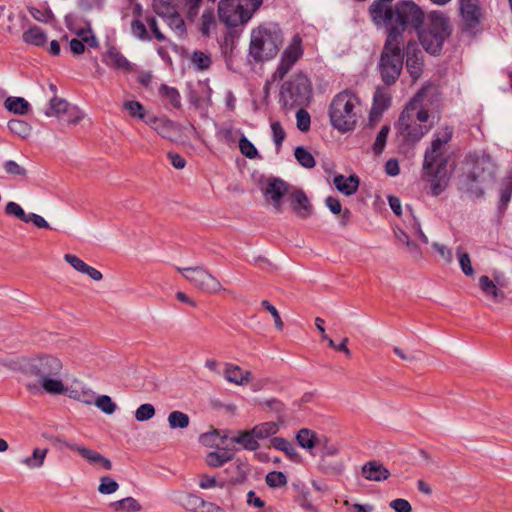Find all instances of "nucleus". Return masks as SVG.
I'll return each mask as SVG.
<instances>
[{
    "label": "nucleus",
    "instance_id": "4be33fe9",
    "mask_svg": "<svg viewBox=\"0 0 512 512\" xmlns=\"http://www.w3.org/2000/svg\"><path fill=\"white\" fill-rule=\"evenodd\" d=\"M460 12L463 20L469 26H473L479 22L481 10L478 0H459Z\"/></svg>",
    "mask_w": 512,
    "mask_h": 512
},
{
    "label": "nucleus",
    "instance_id": "2eb2a0df",
    "mask_svg": "<svg viewBox=\"0 0 512 512\" xmlns=\"http://www.w3.org/2000/svg\"><path fill=\"white\" fill-rule=\"evenodd\" d=\"M302 55V40L298 35H295L289 45L282 52L281 60L276 70V74L279 78H283L293 65L302 57Z\"/></svg>",
    "mask_w": 512,
    "mask_h": 512
},
{
    "label": "nucleus",
    "instance_id": "cd10ccee",
    "mask_svg": "<svg viewBox=\"0 0 512 512\" xmlns=\"http://www.w3.org/2000/svg\"><path fill=\"white\" fill-rule=\"evenodd\" d=\"M389 97L383 90L378 89L374 94V102L370 113V120L378 119L382 112L389 106Z\"/></svg>",
    "mask_w": 512,
    "mask_h": 512
},
{
    "label": "nucleus",
    "instance_id": "338daca9",
    "mask_svg": "<svg viewBox=\"0 0 512 512\" xmlns=\"http://www.w3.org/2000/svg\"><path fill=\"white\" fill-rule=\"evenodd\" d=\"M297 127L301 131H307L310 128V115L304 109H300L296 113Z\"/></svg>",
    "mask_w": 512,
    "mask_h": 512
},
{
    "label": "nucleus",
    "instance_id": "0e129e2a",
    "mask_svg": "<svg viewBox=\"0 0 512 512\" xmlns=\"http://www.w3.org/2000/svg\"><path fill=\"white\" fill-rule=\"evenodd\" d=\"M198 485L201 489L208 490L213 489L215 487H223L222 483H219L217 478L215 476H210L207 474H200L199 475V482Z\"/></svg>",
    "mask_w": 512,
    "mask_h": 512
},
{
    "label": "nucleus",
    "instance_id": "69168bd1",
    "mask_svg": "<svg viewBox=\"0 0 512 512\" xmlns=\"http://www.w3.org/2000/svg\"><path fill=\"white\" fill-rule=\"evenodd\" d=\"M512 195V174L505 178L502 183L501 192H500V200L502 205H506L511 198Z\"/></svg>",
    "mask_w": 512,
    "mask_h": 512
},
{
    "label": "nucleus",
    "instance_id": "b1692460",
    "mask_svg": "<svg viewBox=\"0 0 512 512\" xmlns=\"http://www.w3.org/2000/svg\"><path fill=\"white\" fill-rule=\"evenodd\" d=\"M362 474L365 479L369 481H383L386 480L390 473L389 471L380 463L376 461H370L363 465Z\"/></svg>",
    "mask_w": 512,
    "mask_h": 512
},
{
    "label": "nucleus",
    "instance_id": "f257e3e1",
    "mask_svg": "<svg viewBox=\"0 0 512 512\" xmlns=\"http://www.w3.org/2000/svg\"><path fill=\"white\" fill-rule=\"evenodd\" d=\"M20 371L25 387L33 395H59L65 392L64 364L55 355L41 354L24 359L20 364Z\"/></svg>",
    "mask_w": 512,
    "mask_h": 512
},
{
    "label": "nucleus",
    "instance_id": "6e6d98bb",
    "mask_svg": "<svg viewBox=\"0 0 512 512\" xmlns=\"http://www.w3.org/2000/svg\"><path fill=\"white\" fill-rule=\"evenodd\" d=\"M155 415V408L150 403L140 405L135 411V418L137 421L143 422L150 420Z\"/></svg>",
    "mask_w": 512,
    "mask_h": 512
},
{
    "label": "nucleus",
    "instance_id": "e433bc0d",
    "mask_svg": "<svg viewBox=\"0 0 512 512\" xmlns=\"http://www.w3.org/2000/svg\"><path fill=\"white\" fill-rule=\"evenodd\" d=\"M233 442L238 443L247 450H256L259 447L258 438L253 433V428L249 431H244L232 439Z\"/></svg>",
    "mask_w": 512,
    "mask_h": 512
},
{
    "label": "nucleus",
    "instance_id": "a19ab883",
    "mask_svg": "<svg viewBox=\"0 0 512 512\" xmlns=\"http://www.w3.org/2000/svg\"><path fill=\"white\" fill-rule=\"evenodd\" d=\"M7 126H8V129L10 130V132H12L13 134H15L21 138L29 137L31 134V131H32V127L30 126V124H28L26 121L20 120V119L10 120L8 122Z\"/></svg>",
    "mask_w": 512,
    "mask_h": 512
},
{
    "label": "nucleus",
    "instance_id": "4d7b16f0",
    "mask_svg": "<svg viewBox=\"0 0 512 512\" xmlns=\"http://www.w3.org/2000/svg\"><path fill=\"white\" fill-rule=\"evenodd\" d=\"M119 488V484L108 476H104L100 479L98 491L101 494L109 495L115 493Z\"/></svg>",
    "mask_w": 512,
    "mask_h": 512
},
{
    "label": "nucleus",
    "instance_id": "c9c22d12",
    "mask_svg": "<svg viewBox=\"0 0 512 512\" xmlns=\"http://www.w3.org/2000/svg\"><path fill=\"white\" fill-rule=\"evenodd\" d=\"M233 457V454L226 449L220 451H213L207 454L206 464L210 467H220L225 463L229 462Z\"/></svg>",
    "mask_w": 512,
    "mask_h": 512
},
{
    "label": "nucleus",
    "instance_id": "ea45409f",
    "mask_svg": "<svg viewBox=\"0 0 512 512\" xmlns=\"http://www.w3.org/2000/svg\"><path fill=\"white\" fill-rule=\"evenodd\" d=\"M159 93L173 108L181 106V97L176 88L162 84Z\"/></svg>",
    "mask_w": 512,
    "mask_h": 512
},
{
    "label": "nucleus",
    "instance_id": "1a4fd4ad",
    "mask_svg": "<svg viewBox=\"0 0 512 512\" xmlns=\"http://www.w3.org/2000/svg\"><path fill=\"white\" fill-rule=\"evenodd\" d=\"M263 0H220L218 16L228 28L245 26L260 9Z\"/></svg>",
    "mask_w": 512,
    "mask_h": 512
},
{
    "label": "nucleus",
    "instance_id": "423d86ee",
    "mask_svg": "<svg viewBox=\"0 0 512 512\" xmlns=\"http://www.w3.org/2000/svg\"><path fill=\"white\" fill-rule=\"evenodd\" d=\"M409 25L387 26L388 37L384 46L379 70L382 80L390 85L394 83L400 76L403 67V54L401 52V34Z\"/></svg>",
    "mask_w": 512,
    "mask_h": 512
},
{
    "label": "nucleus",
    "instance_id": "3c124183",
    "mask_svg": "<svg viewBox=\"0 0 512 512\" xmlns=\"http://www.w3.org/2000/svg\"><path fill=\"white\" fill-rule=\"evenodd\" d=\"M152 7L154 12L164 20L176 11V9L165 0H154Z\"/></svg>",
    "mask_w": 512,
    "mask_h": 512
},
{
    "label": "nucleus",
    "instance_id": "f704fd0d",
    "mask_svg": "<svg viewBox=\"0 0 512 512\" xmlns=\"http://www.w3.org/2000/svg\"><path fill=\"white\" fill-rule=\"evenodd\" d=\"M110 508L114 512H138L142 507L135 498L126 497L124 499L110 503Z\"/></svg>",
    "mask_w": 512,
    "mask_h": 512
},
{
    "label": "nucleus",
    "instance_id": "39448f33",
    "mask_svg": "<svg viewBox=\"0 0 512 512\" xmlns=\"http://www.w3.org/2000/svg\"><path fill=\"white\" fill-rule=\"evenodd\" d=\"M362 102L352 91L337 93L329 105L328 114L331 125L339 132L352 131L362 116Z\"/></svg>",
    "mask_w": 512,
    "mask_h": 512
},
{
    "label": "nucleus",
    "instance_id": "680f3d73",
    "mask_svg": "<svg viewBox=\"0 0 512 512\" xmlns=\"http://www.w3.org/2000/svg\"><path fill=\"white\" fill-rule=\"evenodd\" d=\"M271 132H272V138L273 141L279 149L285 139V131L282 127V125L278 121L271 122Z\"/></svg>",
    "mask_w": 512,
    "mask_h": 512
},
{
    "label": "nucleus",
    "instance_id": "9b49d317",
    "mask_svg": "<svg viewBox=\"0 0 512 512\" xmlns=\"http://www.w3.org/2000/svg\"><path fill=\"white\" fill-rule=\"evenodd\" d=\"M264 204L271 207L275 212H283V199L289 194L290 187L283 180L275 177H267L259 184Z\"/></svg>",
    "mask_w": 512,
    "mask_h": 512
},
{
    "label": "nucleus",
    "instance_id": "774afa93",
    "mask_svg": "<svg viewBox=\"0 0 512 512\" xmlns=\"http://www.w3.org/2000/svg\"><path fill=\"white\" fill-rule=\"evenodd\" d=\"M64 260L79 273H83L86 266L88 265L82 259H80L78 256L74 254H65Z\"/></svg>",
    "mask_w": 512,
    "mask_h": 512
},
{
    "label": "nucleus",
    "instance_id": "393cba45",
    "mask_svg": "<svg viewBox=\"0 0 512 512\" xmlns=\"http://www.w3.org/2000/svg\"><path fill=\"white\" fill-rule=\"evenodd\" d=\"M333 183L336 189L346 196L353 195L359 187V179L355 175H350L348 177L344 175H336L333 179Z\"/></svg>",
    "mask_w": 512,
    "mask_h": 512
},
{
    "label": "nucleus",
    "instance_id": "ddd939ff",
    "mask_svg": "<svg viewBox=\"0 0 512 512\" xmlns=\"http://www.w3.org/2000/svg\"><path fill=\"white\" fill-rule=\"evenodd\" d=\"M465 172L470 188L473 183L486 184L493 180L495 164L488 155L469 156L465 164Z\"/></svg>",
    "mask_w": 512,
    "mask_h": 512
},
{
    "label": "nucleus",
    "instance_id": "6e6552de",
    "mask_svg": "<svg viewBox=\"0 0 512 512\" xmlns=\"http://www.w3.org/2000/svg\"><path fill=\"white\" fill-rule=\"evenodd\" d=\"M282 43L280 31L272 25H259L251 30L249 56L255 62L273 59Z\"/></svg>",
    "mask_w": 512,
    "mask_h": 512
},
{
    "label": "nucleus",
    "instance_id": "9d476101",
    "mask_svg": "<svg viewBox=\"0 0 512 512\" xmlns=\"http://www.w3.org/2000/svg\"><path fill=\"white\" fill-rule=\"evenodd\" d=\"M311 83L304 74H295L281 87V101L285 107L301 106L311 98Z\"/></svg>",
    "mask_w": 512,
    "mask_h": 512
},
{
    "label": "nucleus",
    "instance_id": "49530a36",
    "mask_svg": "<svg viewBox=\"0 0 512 512\" xmlns=\"http://www.w3.org/2000/svg\"><path fill=\"white\" fill-rule=\"evenodd\" d=\"M456 255L462 272L467 276H472L474 274V269L469 254L459 246L456 248Z\"/></svg>",
    "mask_w": 512,
    "mask_h": 512
},
{
    "label": "nucleus",
    "instance_id": "a878e982",
    "mask_svg": "<svg viewBox=\"0 0 512 512\" xmlns=\"http://www.w3.org/2000/svg\"><path fill=\"white\" fill-rule=\"evenodd\" d=\"M65 392L59 395H67L69 398L80 401L85 404H92L95 398V393L87 386H81L80 388H70L67 386L64 380Z\"/></svg>",
    "mask_w": 512,
    "mask_h": 512
},
{
    "label": "nucleus",
    "instance_id": "bb28decb",
    "mask_svg": "<svg viewBox=\"0 0 512 512\" xmlns=\"http://www.w3.org/2000/svg\"><path fill=\"white\" fill-rule=\"evenodd\" d=\"M4 107L11 113L25 115L31 109L30 103L23 97L10 96L4 101Z\"/></svg>",
    "mask_w": 512,
    "mask_h": 512
},
{
    "label": "nucleus",
    "instance_id": "052dcab7",
    "mask_svg": "<svg viewBox=\"0 0 512 512\" xmlns=\"http://www.w3.org/2000/svg\"><path fill=\"white\" fill-rule=\"evenodd\" d=\"M5 213L7 215L14 216L21 221L25 222V219H27V214L23 210V208L16 202L10 201L5 206Z\"/></svg>",
    "mask_w": 512,
    "mask_h": 512
},
{
    "label": "nucleus",
    "instance_id": "412c9836",
    "mask_svg": "<svg viewBox=\"0 0 512 512\" xmlns=\"http://www.w3.org/2000/svg\"><path fill=\"white\" fill-rule=\"evenodd\" d=\"M479 288L484 296L492 302L500 303L505 298L504 291L486 275L479 277Z\"/></svg>",
    "mask_w": 512,
    "mask_h": 512
},
{
    "label": "nucleus",
    "instance_id": "2f4dec72",
    "mask_svg": "<svg viewBox=\"0 0 512 512\" xmlns=\"http://www.w3.org/2000/svg\"><path fill=\"white\" fill-rule=\"evenodd\" d=\"M297 443L304 449L312 451L319 443L316 433L310 429L303 428L296 435Z\"/></svg>",
    "mask_w": 512,
    "mask_h": 512
},
{
    "label": "nucleus",
    "instance_id": "79ce46f5",
    "mask_svg": "<svg viewBox=\"0 0 512 512\" xmlns=\"http://www.w3.org/2000/svg\"><path fill=\"white\" fill-rule=\"evenodd\" d=\"M164 21L177 36L181 37L186 34L184 20L177 11H174Z\"/></svg>",
    "mask_w": 512,
    "mask_h": 512
},
{
    "label": "nucleus",
    "instance_id": "20e7f679",
    "mask_svg": "<svg viewBox=\"0 0 512 512\" xmlns=\"http://www.w3.org/2000/svg\"><path fill=\"white\" fill-rule=\"evenodd\" d=\"M392 0H375L369 12L377 26H400L410 25L417 27L424 19L421 8L412 1H401L392 8L389 2Z\"/></svg>",
    "mask_w": 512,
    "mask_h": 512
},
{
    "label": "nucleus",
    "instance_id": "37998d69",
    "mask_svg": "<svg viewBox=\"0 0 512 512\" xmlns=\"http://www.w3.org/2000/svg\"><path fill=\"white\" fill-rule=\"evenodd\" d=\"M168 423L171 429L187 428L190 423L189 416L181 411H172L168 415Z\"/></svg>",
    "mask_w": 512,
    "mask_h": 512
},
{
    "label": "nucleus",
    "instance_id": "7ed1b4c3",
    "mask_svg": "<svg viewBox=\"0 0 512 512\" xmlns=\"http://www.w3.org/2000/svg\"><path fill=\"white\" fill-rule=\"evenodd\" d=\"M453 131L444 127L434 134L431 146L426 150L423 171L431 182L432 194L439 195L447 185V160L444 157V147L451 140Z\"/></svg>",
    "mask_w": 512,
    "mask_h": 512
},
{
    "label": "nucleus",
    "instance_id": "a211bd4d",
    "mask_svg": "<svg viewBox=\"0 0 512 512\" xmlns=\"http://www.w3.org/2000/svg\"><path fill=\"white\" fill-rule=\"evenodd\" d=\"M407 59H406V67L413 81L419 79L423 70V54L420 49H418L417 45L414 43H409L407 45Z\"/></svg>",
    "mask_w": 512,
    "mask_h": 512
},
{
    "label": "nucleus",
    "instance_id": "473e14b6",
    "mask_svg": "<svg viewBox=\"0 0 512 512\" xmlns=\"http://www.w3.org/2000/svg\"><path fill=\"white\" fill-rule=\"evenodd\" d=\"M69 106H70L69 103L65 99L55 96L49 101V107L44 112V114L47 117L60 118L64 114H66V112H68Z\"/></svg>",
    "mask_w": 512,
    "mask_h": 512
},
{
    "label": "nucleus",
    "instance_id": "c85d7f7f",
    "mask_svg": "<svg viewBox=\"0 0 512 512\" xmlns=\"http://www.w3.org/2000/svg\"><path fill=\"white\" fill-rule=\"evenodd\" d=\"M78 35L81 37V39L74 38L70 41V49L75 55L84 53L85 44L94 48L98 46V41L94 36L87 35L83 31L78 33Z\"/></svg>",
    "mask_w": 512,
    "mask_h": 512
},
{
    "label": "nucleus",
    "instance_id": "13d9d810",
    "mask_svg": "<svg viewBox=\"0 0 512 512\" xmlns=\"http://www.w3.org/2000/svg\"><path fill=\"white\" fill-rule=\"evenodd\" d=\"M395 236L397 240L401 243H403L410 254H413L415 256L420 255L419 247L412 241H410L409 236L403 231V230H397L395 231Z\"/></svg>",
    "mask_w": 512,
    "mask_h": 512
},
{
    "label": "nucleus",
    "instance_id": "7c9ffc66",
    "mask_svg": "<svg viewBox=\"0 0 512 512\" xmlns=\"http://www.w3.org/2000/svg\"><path fill=\"white\" fill-rule=\"evenodd\" d=\"M281 423L282 422L269 421L257 424L253 427V433L258 440L267 439L279 431Z\"/></svg>",
    "mask_w": 512,
    "mask_h": 512
},
{
    "label": "nucleus",
    "instance_id": "6ab92c4d",
    "mask_svg": "<svg viewBox=\"0 0 512 512\" xmlns=\"http://www.w3.org/2000/svg\"><path fill=\"white\" fill-rule=\"evenodd\" d=\"M102 61L108 67L115 70L129 72L132 70V64L115 47H110L102 56Z\"/></svg>",
    "mask_w": 512,
    "mask_h": 512
},
{
    "label": "nucleus",
    "instance_id": "f3484780",
    "mask_svg": "<svg viewBox=\"0 0 512 512\" xmlns=\"http://www.w3.org/2000/svg\"><path fill=\"white\" fill-rule=\"evenodd\" d=\"M292 212L301 219L309 218L313 213V207L306 194L298 188H291L287 196Z\"/></svg>",
    "mask_w": 512,
    "mask_h": 512
},
{
    "label": "nucleus",
    "instance_id": "58836bf2",
    "mask_svg": "<svg viewBox=\"0 0 512 512\" xmlns=\"http://www.w3.org/2000/svg\"><path fill=\"white\" fill-rule=\"evenodd\" d=\"M216 27V19L215 15L212 9H206L203 11L201 18H200V24H199V30L202 33L203 36H208L210 32Z\"/></svg>",
    "mask_w": 512,
    "mask_h": 512
},
{
    "label": "nucleus",
    "instance_id": "72a5a7b5",
    "mask_svg": "<svg viewBox=\"0 0 512 512\" xmlns=\"http://www.w3.org/2000/svg\"><path fill=\"white\" fill-rule=\"evenodd\" d=\"M23 41L34 46H43L47 42V35L40 27L33 26L23 33Z\"/></svg>",
    "mask_w": 512,
    "mask_h": 512
},
{
    "label": "nucleus",
    "instance_id": "a18cd8bd",
    "mask_svg": "<svg viewBox=\"0 0 512 512\" xmlns=\"http://www.w3.org/2000/svg\"><path fill=\"white\" fill-rule=\"evenodd\" d=\"M3 170L10 176L24 179L27 177V170L24 166L18 164L14 160H6L3 162Z\"/></svg>",
    "mask_w": 512,
    "mask_h": 512
},
{
    "label": "nucleus",
    "instance_id": "c756f323",
    "mask_svg": "<svg viewBox=\"0 0 512 512\" xmlns=\"http://www.w3.org/2000/svg\"><path fill=\"white\" fill-rule=\"evenodd\" d=\"M271 445L275 449L284 452L287 457L293 461H299L300 455L294 445L283 437H274L271 439Z\"/></svg>",
    "mask_w": 512,
    "mask_h": 512
},
{
    "label": "nucleus",
    "instance_id": "5fc2aeb1",
    "mask_svg": "<svg viewBox=\"0 0 512 512\" xmlns=\"http://www.w3.org/2000/svg\"><path fill=\"white\" fill-rule=\"evenodd\" d=\"M389 131H390L389 126L385 125L381 128V130L377 134L375 142L373 144V151L376 155H380L383 152L385 145H386Z\"/></svg>",
    "mask_w": 512,
    "mask_h": 512
},
{
    "label": "nucleus",
    "instance_id": "864d4df0",
    "mask_svg": "<svg viewBox=\"0 0 512 512\" xmlns=\"http://www.w3.org/2000/svg\"><path fill=\"white\" fill-rule=\"evenodd\" d=\"M239 149L241 153L249 159H255L258 157V151L256 147L244 135H242L239 139Z\"/></svg>",
    "mask_w": 512,
    "mask_h": 512
},
{
    "label": "nucleus",
    "instance_id": "4c0bfd02",
    "mask_svg": "<svg viewBox=\"0 0 512 512\" xmlns=\"http://www.w3.org/2000/svg\"><path fill=\"white\" fill-rule=\"evenodd\" d=\"M203 498L193 493L181 494L178 502L189 512L200 510Z\"/></svg>",
    "mask_w": 512,
    "mask_h": 512
},
{
    "label": "nucleus",
    "instance_id": "dca6fc26",
    "mask_svg": "<svg viewBox=\"0 0 512 512\" xmlns=\"http://www.w3.org/2000/svg\"><path fill=\"white\" fill-rule=\"evenodd\" d=\"M145 123L164 139L176 141L181 135V126L165 116H149Z\"/></svg>",
    "mask_w": 512,
    "mask_h": 512
},
{
    "label": "nucleus",
    "instance_id": "8fccbe9b",
    "mask_svg": "<svg viewBox=\"0 0 512 512\" xmlns=\"http://www.w3.org/2000/svg\"><path fill=\"white\" fill-rule=\"evenodd\" d=\"M265 482L270 488H280L287 484V477L283 472L271 471L265 477Z\"/></svg>",
    "mask_w": 512,
    "mask_h": 512
},
{
    "label": "nucleus",
    "instance_id": "bf43d9fd",
    "mask_svg": "<svg viewBox=\"0 0 512 512\" xmlns=\"http://www.w3.org/2000/svg\"><path fill=\"white\" fill-rule=\"evenodd\" d=\"M202 0H186L184 4L185 14L188 20L194 21L198 16Z\"/></svg>",
    "mask_w": 512,
    "mask_h": 512
},
{
    "label": "nucleus",
    "instance_id": "0eeeda50",
    "mask_svg": "<svg viewBox=\"0 0 512 512\" xmlns=\"http://www.w3.org/2000/svg\"><path fill=\"white\" fill-rule=\"evenodd\" d=\"M423 21L417 26L418 36L423 48L430 54L441 51L445 40L451 34V25L448 17L441 12L433 11L427 18L424 26L419 29Z\"/></svg>",
    "mask_w": 512,
    "mask_h": 512
},
{
    "label": "nucleus",
    "instance_id": "de8ad7c7",
    "mask_svg": "<svg viewBox=\"0 0 512 512\" xmlns=\"http://www.w3.org/2000/svg\"><path fill=\"white\" fill-rule=\"evenodd\" d=\"M93 403L98 409L108 415L113 414L117 408L116 404L108 395H100L98 397L95 396Z\"/></svg>",
    "mask_w": 512,
    "mask_h": 512
},
{
    "label": "nucleus",
    "instance_id": "4468645a",
    "mask_svg": "<svg viewBox=\"0 0 512 512\" xmlns=\"http://www.w3.org/2000/svg\"><path fill=\"white\" fill-rule=\"evenodd\" d=\"M61 449H69L71 451L76 452L83 459H85L91 465H97L104 470L112 469V462L104 457L102 454L97 452L94 449H91L81 443L70 441L67 439H58L57 440Z\"/></svg>",
    "mask_w": 512,
    "mask_h": 512
},
{
    "label": "nucleus",
    "instance_id": "f8f14e48",
    "mask_svg": "<svg viewBox=\"0 0 512 512\" xmlns=\"http://www.w3.org/2000/svg\"><path fill=\"white\" fill-rule=\"evenodd\" d=\"M176 270L196 289L209 294L223 290L220 281L202 266L176 267Z\"/></svg>",
    "mask_w": 512,
    "mask_h": 512
},
{
    "label": "nucleus",
    "instance_id": "aec40b11",
    "mask_svg": "<svg viewBox=\"0 0 512 512\" xmlns=\"http://www.w3.org/2000/svg\"><path fill=\"white\" fill-rule=\"evenodd\" d=\"M224 378L232 384L245 386L252 381V374L249 370H243L240 366L226 363L223 372Z\"/></svg>",
    "mask_w": 512,
    "mask_h": 512
},
{
    "label": "nucleus",
    "instance_id": "09e8293b",
    "mask_svg": "<svg viewBox=\"0 0 512 512\" xmlns=\"http://www.w3.org/2000/svg\"><path fill=\"white\" fill-rule=\"evenodd\" d=\"M294 156L298 163L305 168H313L315 166L313 155L303 147H297Z\"/></svg>",
    "mask_w": 512,
    "mask_h": 512
},
{
    "label": "nucleus",
    "instance_id": "e2e57ef3",
    "mask_svg": "<svg viewBox=\"0 0 512 512\" xmlns=\"http://www.w3.org/2000/svg\"><path fill=\"white\" fill-rule=\"evenodd\" d=\"M261 305H262V307H263L266 311H268V312L271 314V316L273 317V320H274V324H275L276 329H278V330H282V329H283V327H284V323H283V321H282V319H281V317H280V314H279L278 310L276 309V307H275V306H273V305H272L269 301H267V300H263V301L261 302Z\"/></svg>",
    "mask_w": 512,
    "mask_h": 512
},
{
    "label": "nucleus",
    "instance_id": "f03ea898",
    "mask_svg": "<svg viewBox=\"0 0 512 512\" xmlns=\"http://www.w3.org/2000/svg\"><path fill=\"white\" fill-rule=\"evenodd\" d=\"M422 88L407 104L398 120V132L408 142H417L434 126V118L428 113L426 95Z\"/></svg>",
    "mask_w": 512,
    "mask_h": 512
},
{
    "label": "nucleus",
    "instance_id": "603ef678",
    "mask_svg": "<svg viewBox=\"0 0 512 512\" xmlns=\"http://www.w3.org/2000/svg\"><path fill=\"white\" fill-rule=\"evenodd\" d=\"M125 110L129 112L132 117L138 118L140 120H146V114L144 106L138 101H126L123 104Z\"/></svg>",
    "mask_w": 512,
    "mask_h": 512
},
{
    "label": "nucleus",
    "instance_id": "c03bdc74",
    "mask_svg": "<svg viewBox=\"0 0 512 512\" xmlns=\"http://www.w3.org/2000/svg\"><path fill=\"white\" fill-rule=\"evenodd\" d=\"M194 69L203 71L207 70L211 65V57L202 51H194L190 57Z\"/></svg>",
    "mask_w": 512,
    "mask_h": 512
},
{
    "label": "nucleus",
    "instance_id": "5701e85b",
    "mask_svg": "<svg viewBox=\"0 0 512 512\" xmlns=\"http://www.w3.org/2000/svg\"><path fill=\"white\" fill-rule=\"evenodd\" d=\"M48 452V448L35 447L31 455L20 458L18 462L28 470L40 469L45 464Z\"/></svg>",
    "mask_w": 512,
    "mask_h": 512
}]
</instances>
